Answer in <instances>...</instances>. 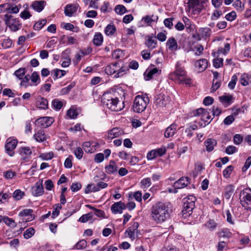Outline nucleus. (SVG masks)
<instances>
[{
	"instance_id": "f257e3e1",
	"label": "nucleus",
	"mask_w": 251,
	"mask_h": 251,
	"mask_svg": "<svg viewBox=\"0 0 251 251\" xmlns=\"http://www.w3.org/2000/svg\"><path fill=\"white\" fill-rule=\"evenodd\" d=\"M171 211L170 203L158 202L152 206L151 216L155 223L161 224L170 218Z\"/></svg>"
},
{
	"instance_id": "f03ea898",
	"label": "nucleus",
	"mask_w": 251,
	"mask_h": 251,
	"mask_svg": "<svg viewBox=\"0 0 251 251\" xmlns=\"http://www.w3.org/2000/svg\"><path fill=\"white\" fill-rule=\"evenodd\" d=\"M101 101L103 105L113 111H119L124 107V102L121 103L117 97H115L111 93H104Z\"/></svg>"
},
{
	"instance_id": "7ed1b4c3",
	"label": "nucleus",
	"mask_w": 251,
	"mask_h": 251,
	"mask_svg": "<svg viewBox=\"0 0 251 251\" xmlns=\"http://www.w3.org/2000/svg\"><path fill=\"white\" fill-rule=\"evenodd\" d=\"M196 200V198L193 195H189L183 199V208L182 213L184 218H187L192 214Z\"/></svg>"
},
{
	"instance_id": "20e7f679",
	"label": "nucleus",
	"mask_w": 251,
	"mask_h": 251,
	"mask_svg": "<svg viewBox=\"0 0 251 251\" xmlns=\"http://www.w3.org/2000/svg\"><path fill=\"white\" fill-rule=\"evenodd\" d=\"M149 101V98L147 95L137 96L134 100L133 111L137 113L142 112L146 109Z\"/></svg>"
},
{
	"instance_id": "39448f33",
	"label": "nucleus",
	"mask_w": 251,
	"mask_h": 251,
	"mask_svg": "<svg viewBox=\"0 0 251 251\" xmlns=\"http://www.w3.org/2000/svg\"><path fill=\"white\" fill-rule=\"evenodd\" d=\"M239 199L242 206L245 209L251 211V189L247 188L242 190Z\"/></svg>"
},
{
	"instance_id": "423d86ee",
	"label": "nucleus",
	"mask_w": 251,
	"mask_h": 251,
	"mask_svg": "<svg viewBox=\"0 0 251 251\" xmlns=\"http://www.w3.org/2000/svg\"><path fill=\"white\" fill-rule=\"evenodd\" d=\"M105 72L108 75L115 74L114 77H119L122 76L126 71V69L120 65L119 63H111L107 65L105 68Z\"/></svg>"
},
{
	"instance_id": "0eeeda50",
	"label": "nucleus",
	"mask_w": 251,
	"mask_h": 251,
	"mask_svg": "<svg viewBox=\"0 0 251 251\" xmlns=\"http://www.w3.org/2000/svg\"><path fill=\"white\" fill-rule=\"evenodd\" d=\"M4 18L6 25L11 31L15 32L22 27V24L18 18H13L8 14L4 15Z\"/></svg>"
},
{
	"instance_id": "6e6552de",
	"label": "nucleus",
	"mask_w": 251,
	"mask_h": 251,
	"mask_svg": "<svg viewBox=\"0 0 251 251\" xmlns=\"http://www.w3.org/2000/svg\"><path fill=\"white\" fill-rule=\"evenodd\" d=\"M207 0H189L188 7L194 14L200 13L202 9L206 6Z\"/></svg>"
},
{
	"instance_id": "1a4fd4ad",
	"label": "nucleus",
	"mask_w": 251,
	"mask_h": 251,
	"mask_svg": "<svg viewBox=\"0 0 251 251\" xmlns=\"http://www.w3.org/2000/svg\"><path fill=\"white\" fill-rule=\"evenodd\" d=\"M212 33V30L208 27H200L197 32L193 35V37L198 40L201 39L206 40L209 38Z\"/></svg>"
},
{
	"instance_id": "9d476101",
	"label": "nucleus",
	"mask_w": 251,
	"mask_h": 251,
	"mask_svg": "<svg viewBox=\"0 0 251 251\" xmlns=\"http://www.w3.org/2000/svg\"><path fill=\"white\" fill-rule=\"evenodd\" d=\"M191 179L188 177H181L178 180L176 181L173 187H174V190H169L170 192H173L176 193L177 192L176 189H181L187 186L190 183Z\"/></svg>"
},
{
	"instance_id": "9b49d317",
	"label": "nucleus",
	"mask_w": 251,
	"mask_h": 251,
	"mask_svg": "<svg viewBox=\"0 0 251 251\" xmlns=\"http://www.w3.org/2000/svg\"><path fill=\"white\" fill-rule=\"evenodd\" d=\"M169 101V98L163 94H159L155 96L154 105L156 108L162 109L166 106Z\"/></svg>"
},
{
	"instance_id": "f8f14e48",
	"label": "nucleus",
	"mask_w": 251,
	"mask_h": 251,
	"mask_svg": "<svg viewBox=\"0 0 251 251\" xmlns=\"http://www.w3.org/2000/svg\"><path fill=\"white\" fill-rule=\"evenodd\" d=\"M17 140L16 139H8L5 145V150L6 152L10 156H13L15 152L14 149L17 145Z\"/></svg>"
},
{
	"instance_id": "ddd939ff",
	"label": "nucleus",
	"mask_w": 251,
	"mask_h": 251,
	"mask_svg": "<svg viewBox=\"0 0 251 251\" xmlns=\"http://www.w3.org/2000/svg\"><path fill=\"white\" fill-rule=\"evenodd\" d=\"M53 122V119L50 117H43L37 119L35 124L43 128H46L50 126Z\"/></svg>"
},
{
	"instance_id": "4468645a",
	"label": "nucleus",
	"mask_w": 251,
	"mask_h": 251,
	"mask_svg": "<svg viewBox=\"0 0 251 251\" xmlns=\"http://www.w3.org/2000/svg\"><path fill=\"white\" fill-rule=\"evenodd\" d=\"M186 75V71L181 68H177L176 71L170 75L172 79L176 81L177 82Z\"/></svg>"
},
{
	"instance_id": "2eb2a0df",
	"label": "nucleus",
	"mask_w": 251,
	"mask_h": 251,
	"mask_svg": "<svg viewBox=\"0 0 251 251\" xmlns=\"http://www.w3.org/2000/svg\"><path fill=\"white\" fill-rule=\"evenodd\" d=\"M78 6L75 4H67L64 8V13L66 16L72 17L76 13Z\"/></svg>"
},
{
	"instance_id": "dca6fc26",
	"label": "nucleus",
	"mask_w": 251,
	"mask_h": 251,
	"mask_svg": "<svg viewBox=\"0 0 251 251\" xmlns=\"http://www.w3.org/2000/svg\"><path fill=\"white\" fill-rule=\"evenodd\" d=\"M19 152L22 158L25 160L30 158L32 150L29 147H21L19 150Z\"/></svg>"
},
{
	"instance_id": "f3484780",
	"label": "nucleus",
	"mask_w": 251,
	"mask_h": 251,
	"mask_svg": "<svg viewBox=\"0 0 251 251\" xmlns=\"http://www.w3.org/2000/svg\"><path fill=\"white\" fill-rule=\"evenodd\" d=\"M105 172L108 175L114 174L118 171V166L116 162L113 160H110L109 164L104 167Z\"/></svg>"
},
{
	"instance_id": "a211bd4d",
	"label": "nucleus",
	"mask_w": 251,
	"mask_h": 251,
	"mask_svg": "<svg viewBox=\"0 0 251 251\" xmlns=\"http://www.w3.org/2000/svg\"><path fill=\"white\" fill-rule=\"evenodd\" d=\"M126 208V206L124 203L122 201L115 202L111 207V210L113 213H122L123 210Z\"/></svg>"
},
{
	"instance_id": "6ab92c4d",
	"label": "nucleus",
	"mask_w": 251,
	"mask_h": 251,
	"mask_svg": "<svg viewBox=\"0 0 251 251\" xmlns=\"http://www.w3.org/2000/svg\"><path fill=\"white\" fill-rule=\"evenodd\" d=\"M34 139L38 142H43L46 140L47 136L45 133L44 130L40 128V129H35V132L33 135Z\"/></svg>"
},
{
	"instance_id": "aec40b11",
	"label": "nucleus",
	"mask_w": 251,
	"mask_h": 251,
	"mask_svg": "<svg viewBox=\"0 0 251 251\" xmlns=\"http://www.w3.org/2000/svg\"><path fill=\"white\" fill-rule=\"evenodd\" d=\"M166 46L169 50L173 52L176 51L179 49L177 43L174 37L168 39L166 43Z\"/></svg>"
},
{
	"instance_id": "412c9836",
	"label": "nucleus",
	"mask_w": 251,
	"mask_h": 251,
	"mask_svg": "<svg viewBox=\"0 0 251 251\" xmlns=\"http://www.w3.org/2000/svg\"><path fill=\"white\" fill-rule=\"evenodd\" d=\"M32 194L35 197L42 196L44 193V188L42 183L37 182L32 188Z\"/></svg>"
},
{
	"instance_id": "4be33fe9",
	"label": "nucleus",
	"mask_w": 251,
	"mask_h": 251,
	"mask_svg": "<svg viewBox=\"0 0 251 251\" xmlns=\"http://www.w3.org/2000/svg\"><path fill=\"white\" fill-rule=\"evenodd\" d=\"M195 65L199 72H202L207 68L208 62L206 59H201L197 60L195 63Z\"/></svg>"
},
{
	"instance_id": "5701e85b",
	"label": "nucleus",
	"mask_w": 251,
	"mask_h": 251,
	"mask_svg": "<svg viewBox=\"0 0 251 251\" xmlns=\"http://www.w3.org/2000/svg\"><path fill=\"white\" fill-rule=\"evenodd\" d=\"M161 72V70H159L156 68L148 69L144 73L145 78L146 80H149L153 77V75L157 73L160 74Z\"/></svg>"
},
{
	"instance_id": "b1692460",
	"label": "nucleus",
	"mask_w": 251,
	"mask_h": 251,
	"mask_svg": "<svg viewBox=\"0 0 251 251\" xmlns=\"http://www.w3.org/2000/svg\"><path fill=\"white\" fill-rule=\"evenodd\" d=\"M124 133V131L122 129L115 127L110 130L108 133L107 137L108 139H112L113 138L119 137Z\"/></svg>"
},
{
	"instance_id": "393cba45",
	"label": "nucleus",
	"mask_w": 251,
	"mask_h": 251,
	"mask_svg": "<svg viewBox=\"0 0 251 251\" xmlns=\"http://www.w3.org/2000/svg\"><path fill=\"white\" fill-rule=\"evenodd\" d=\"M36 106L42 109H46L48 107V101L47 100L42 97H38L36 100Z\"/></svg>"
},
{
	"instance_id": "a878e982",
	"label": "nucleus",
	"mask_w": 251,
	"mask_h": 251,
	"mask_svg": "<svg viewBox=\"0 0 251 251\" xmlns=\"http://www.w3.org/2000/svg\"><path fill=\"white\" fill-rule=\"evenodd\" d=\"M217 235L219 238L228 239L232 236V234L229 229L223 228L217 232Z\"/></svg>"
},
{
	"instance_id": "bb28decb",
	"label": "nucleus",
	"mask_w": 251,
	"mask_h": 251,
	"mask_svg": "<svg viewBox=\"0 0 251 251\" xmlns=\"http://www.w3.org/2000/svg\"><path fill=\"white\" fill-rule=\"evenodd\" d=\"M46 2L44 0L34 1L31 4V7L36 11L40 12L45 7Z\"/></svg>"
},
{
	"instance_id": "cd10ccee",
	"label": "nucleus",
	"mask_w": 251,
	"mask_h": 251,
	"mask_svg": "<svg viewBox=\"0 0 251 251\" xmlns=\"http://www.w3.org/2000/svg\"><path fill=\"white\" fill-rule=\"evenodd\" d=\"M207 151L210 152L214 150V147L217 145V141L214 139L209 138L204 142Z\"/></svg>"
},
{
	"instance_id": "c85d7f7f",
	"label": "nucleus",
	"mask_w": 251,
	"mask_h": 251,
	"mask_svg": "<svg viewBox=\"0 0 251 251\" xmlns=\"http://www.w3.org/2000/svg\"><path fill=\"white\" fill-rule=\"evenodd\" d=\"M220 102L226 107L232 103L233 97L230 95H223L219 97Z\"/></svg>"
},
{
	"instance_id": "c756f323",
	"label": "nucleus",
	"mask_w": 251,
	"mask_h": 251,
	"mask_svg": "<svg viewBox=\"0 0 251 251\" xmlns=\"http://www.w3.org/2000/svg\"><path fill=\"white\" fill-rule=\"evenodd\" d=\"M176 125L175 124H172L168 127L164 133V136L166 138H170L174 136L176 132Z\"/></svg>"
},
{
	"instance_id": "7c9ffc66",
	"label": "nucleus",
	"mask_w": 251,
	"mask_h": 251,
	"mask_svg": "<svg viewBox=\"0 0 251 251\" xmlns=\"http://www.w3.org/2000/svg\"><path fill=\"white\" fill-rule=\"evenodd\" d=\"M240 83L243 86H247L250 83L251 84V74H243L241 75L239 80Z\"/></svg>"
},
{
	"instance_id": "2f4dec72",
	"label": "nucleus",
	"mask_w": 251,
	"mask_h": 251,
	"mask_svg": "<svg viewBox=\"0 0 251 251\" xmlns=\"http://www.w3.org/2000/svg\"><path fill=\"white\" fill-rule=\"evenodd\" d=\"M234 190V186L231 184L226 186L224 189L225 197L227 200L229 199L233 194Z\"/></svg>"
},
{
	"instance_id": "473e14b6",
	"label": "nucleus",
	"mask_w": 251,
	"mask_h": 251,
	"mask_svg": "<svg viewBox=\"0 0 251 251\" xmlns=\"http://www.w3.org/2000/svg\"><path fill=\"white\" fill-rule=\"evenodd\" d=\"M158 19V17L152 15L151 16H146L143 17L142 19V21L148 25H150L153 22L156 21Z\"/></svg>"
},
{
	"instance_id": "72a5a7b5",
	"label": "nucleus",
	"mask_w": 251,
	"mask_h": 251,
	"mask_svg": "<svg viewBox=\"0 0 251 251\" xmlns=\"http://www.w3.org/2000/svg\"><path fill=\"white\" fill-rule=\"evenodd\" d=\"M93 43L97 46H100L103 42V36L100 32L95 33L93 40Z\"/></svg>"
},
{
	"instance_id": "f704fd0d",
	"label": "nucleus",
	"mask_w": 251,
	"mask_h": 251,
	"mask_svg": "<svg viewBox=\"0 0 251 251\" xmlns=\"http://www.w3.org/2000/svg\"><path fill=\"white\" fill-rule=\"evenodd\" d=\"M211 119V116L209 115V113L206 110L203 115L202 116L201 121L204 122V125H203L202 122L199 123L200 126H204L206 125H208L210 121L209 120Z\"/></svg>"
},
{
	"instance_id": "c9c22d12",
	"label": "nucleus",
	"mask_w": 251,
	"mask_h": 251,
	"mask_svg": "<svg viewBox=\"0 0 251 251\" xmlns=\"http://www.w3.org/2000/svg\"><path fill=\"white\" fill-rule=\"evenodd\" d=\"M204 226L210 231H213L215 230L218 226V223L214 220L210 219L204 224Z\"/></svg>"
},
{
	"instance_id": "e433bc0d",
	"label": "nucleus",
	"mask_w": 251,
	"mask_h": 251,
	"mask_svg": "<svg viewBox=\"0 0 251 251\" xmlns=\"http://www.w3.org/2000/svg\"><path fill=\"white\" fill-rule=\"evenodd\" d=\"M140 184L141 188L146 189L151 185V179L150 177L144 178L141 180Z\"/></svg>"
},
{
	"instance_id": "4c0bfd02",
	"label": "nucleus",
	"mask_w": 251,
	"mask_h": 251,
	"mask_svg": "<svg viewBox=\"0 0 251 251\" xmlns=\"http://www.w3.org/2000/svg\"><path fill=\"white\" fill-rule=\"evenodd\" d=\"M52 74H53V77L54 79H56L65 75L66 74V71L56 69L52 71Z\"/></svg>"
},
{
	"instance_id": "58836bf2",
	"label": "nucleus",
	"mask_w": 251,
	"mask_h": 251,
	"mask_svg": "<svg viewBox=\"0 0 251 251\" xmlns=\"http://www.w3.org/2000/svg\"><path fill=\"white\" fill-rule=\"evenodd\" d=\"M116 28L113 25H108L105 28L104 32L106 35L108 36L112 35L116 31Z\"/></svg>"
},
{
	"instance_id": "ea45409f",
	"label": "nucleus",
	"mask_w": 251,
	"mask_h": 251,
	"mask_svg": "<svg viewBox=\"0 0 251 251\" xmlns=\"http://www.w3.org/2000/svg\"><path fill=\"white\" fill-rule=\"evenodd\" d=\"M30 79L31 80V82L33 83V84L35 86L37 85L40 81V76L36 72H34L30 76Z\"/></svg>"
},
{
	"instance_id": "a19ab883",
	"label": "nucleus",
	"mask_w": 251,
	"mask_h": 251,
	"mask_svg": "<svg viewBox=\"0 0 251 251\" xmlns=\"http://www.w3.org/2000/svg\"><path fill=\"white\" fill-rule=\"evenodd\" d=\"M93 216V213L92 212H89L87 214H85L81 216L79 220H78L79 222L81 223H86L90 220L92 219Z\"/></svg>"
},
{
	"instance_id": "79ce46f5",
	"label": "nucleus",
	"mask_w": 251,
	"mask_h": 251,
	"mask_svg": "<svg viewBox=\"0 0 251 251\" xmlns=\"http://www.w3.org/2000/svg\"><path fill=\"white\" fill-rule=\"evenodd\" d=\"M157 41L155 39L149 38L146 43V46L151 50H152L156 47Z\"/></svg>"
},
{
	"instance_id": "37998d69",
	"label": "nucleus",
	"mask_w": 251,
	"mask_h": 251,
	"mask_svg": "<svg viewBox=\"0 0 251 251\" xmlns=\"http://www.w3.org/2000/svg\"><path fill=\"white\" fill-rule=\"evenodd\" d=\"M29 80L30 75H25L21 82V85L25 88H27L29 86H32V84L30 83Z\"/></svg>"
},
{
	"instance_id": "c03bdc74",
	"label": "nucleus",
	"mask_w": 251,
	"mask_h": 251,
	"mask_svg": "<svg viewBox=\"0 0 251 251\" xmlns=\"http://www.w3.org/2000/svg\"><path fill=\"white\" fill-rule=\"evenodd\" d=\"M233 6L238 11H243L245 8L244 4L242 3L240 0H236L233 3Z\"/></svg>"
},
{
	"instance_id": "a18cd8bd",
	"label": "nucleus",
	"mask_w": 251,
	"mask_h": 251,
	"mask_svg": "<svg viewBox=\"0 0 251 251\" xmlns=\"http://www.w3.org/2000/svg\"><path fill=\"white\" fill-rule=\"evenodd\" d=\"M52 106L54 109L59 110L62 107L63 103L58 99H54L52 101Z\"/></svg>"
},
{
	"instance_id": "49530a36",
	"label": "nucleus",
	"mask_w": 251,
	"mask_h": 251,
	"mask_svg": "<svg viewBox=\"0 0 251 251\" xmlns=\"http://www.w3.org/2000/svg\"><path fill=\"white\" fill-rule=\"evenodd\" d=\"M88 52H85L84 51H80L78 53H77L75 55V58L76 60L77 61H79L81 59L82 57H83L85 55L88 54L92 51V49L90 48H88Z\"/></svg>"
},
{
	"instance_id": "de8ad7c7",
	"label": "nucleus",
	"mask_w": 251,
	"mask_h": 251,
	"mask_svg": "<svg viewBox=\"0 0 251 251\" xmlns=\"http://www.w3.org/2000/svg\"><path fill=\"white\" fill-rule=\"evenodd\" d=\"M25 195V193L20 189L16 190L13 193V197L16 200H21Z\"/></svg>"
},
{
	"instance_id": "09e8293b",
	"label": "nucleus",
	"mask_w": 251,
	"mask_h": 251,
	"mask_svg": "<svg viewBox=\"0 0 251 251\" xmlns=\"http://www.w3.org/2000/svg\"><path fill=\"white\" fill-rule=\"evenodd\" d=\"M73 152L77 159L80 160L82 158L83 155V151L81 148L77 147L75 148Z\"/></svg>"
},
{
	"instance_id": "8fccbe9b",
	"label": "nucleus",
	"mask_w": 251,
	"mask_h": 251,
	"mask_svg": "<svg viewBox=\"0 0 251 251\" xmlns=\"http://www.w3.org/2000/svg\"><path fill=\"white\" fill-rule=\"evenodd\" d=\"M35 233V230L33 227H29L27 229L24 233V238L29 239L31 238Z\"/></svg>"
},
{
	"instance_id": "3c124183",
	"label": "nucleus",
	"mask_w": 251,
	"mask_h": 251,
	"mask_svg": "<svg viewBox=\"0 0 251 251\" xmlns=\"http://www.w3.org/2000/svg\"><path fill=\"white\" fill-rule=\"evenodd\" d=\"M87 243L84 240L79 241L75 245V249L76 250H82L87 247Z\"/></svg>"
},
{
	"instance_id": "603ef678",
	"label": "nucleus",
	"mask_w": 251,
	"mask_h": 251,
	"mask_svg": "<svg viewBox=\"0 0 251 251\" xmlns=\"http://www.w3.org/2000/svg\"><path fill=\"white\" fill-rule=\"evenodd\" d=\"M47 23V20L46 19H42L40 21L36 23L34 25V29L35 30H40Z\"/></svg>"
},
{
	"instance_id": "864d4df0",
	"label": "nucleus",
	"mask_w": 251,
	"mask_h": 251,
	"mask_svg": "<svg viewBox=\"0 0 251 251\" xmlns=\"http://www.w3.org/2000/svg\"><path fill=\"white\" fill-rule=\"evenodd\" d=\"M91 143L90 142H85L82 144V148L86 152L92 153L93 149L91 147Z\"/></svg>"
},
{
	"instance_id": "5fc2aeb1",
	"label": "nucleus",
	"mask_w": 251,
	"mask_h": 251,
	"mask_svg": "<svg viewBox=\"0 0 251 251\" xmlns=\"http://www.w3.org/2000/svg\"><path fill=\"white\" fill-rule=\"evenodd\" d=\"M43 160H50L53 157L52 152H45L40 154L39 156Z\"/></svg>"
},
{
	"instance_id": "6e6d98bb",
	"label": "nucleus",
	"mask_w": 251,
	"mask_h": 251,
	"mask_svg": "<svg viewBox=\"0 0 251 251\" xmlns=\"http://www.w3.org/2000/svg\"><path fill=\"white\" fill-rule=\"evenodd\" d=\"M237 79V76L236 75L232 76L231 80L228 84V87L230 89L233 90L234 89Z\"/></svg>"
},
{
	"instance_id": "4d7b16f0",
	"label": "nucleus",
	"mask_w": 251,
	"mask_h": 251,
	"mask_svg": "<svg viewBox=\"0 0 251 251\" xmlns=\"http://www.w3.org/2000/svg\"><path fill=\"white\" fill-rule=\"evenodd\" d=\"M233 170V167L231 165H229L227 166L224 171H223V176L225 178H228L230 177V174Z\"/></svg>"
},
{
	"instance_id": "13d9d810",
	"label": "nucleus",
	"mask_w": 251,
	"mask_h": 251,
	"mask_svg": "<svg viewBox=\"0 0 251 251\" xmlns=\"http://www.w3.org/2000/svg\"><path fill=\"white\" fill-rule=\"evenodd\" d=\"M33 213V210L31 209H25L21 211L19 216L21 217H23V218H26V217L30 215L31 214Z\"/></svg>"
},
{
	"instance_id": "bf43d9fd",
	"label": "nucleus",
	"mask_w": 251,
	"mask_h": 251,
	"mask_svg": "<svg viewBox=\"0 0 251 251\" xmlns=\"http://www.w3.org/2000/svg\"><path fill=\"white\" fill-rule=\"evenodd\" d=\"M126 10V8L123 5H118L115 8V12L120 15L124 14Z\"/></svg>"
},
{
	"instance_id": "052dcab7",
	"label": "nucleus",
	"mask_w": 251,
	"mask_h": 251,
	"mask_svg": "<svg viewBox=\"0 0 251 251\" xmlns=\"http://www.w3.org/2000/svg\"><path fill=\"white\" fill-rule=\"evenodd\" d=\"M237 148L234 146H228L226 147L225 150L226 153L229 155L237 152Z\"/></svg>"
},
{
	"instance_id": "680f3d73",
	"label": "nucleus",
	"mask_w": 251,
	"mask_h": 251,
	"mask_svg": "<svg viewBox=\"0 0 251 251\" xmlns=\"http://www.w3.org/2000/svg\"><path fill=\"white\" fill-rule=\"evenodd\" d=\"M236 17L237 15L236 12L234 11H232L227 14L225 16V18L228 21L232 22L236 19Z\"/></svg>"
},
{
	"instance_id": "e2e57ef3",
	"label": "nucleus",
	"mask_w": 251,
	"mask_h": 251,
	"mask_svg": "<svg viewBox=\"0 0 251 251\" xmlns=\"http://www.w3.org/2000/svg\"><path fill=\"white\" fill-rule=\"evenodd\" d=\"M230 48V44L229 43H226L224 48H219L218 51L219 53L226 54L229 51Z\"/></svg>"
},
{
	"instance_id": "0e129e2a",
	"label": "nucleus",
	"mask_w": 251,
	"mask_h": 251,
	"mask_svg": "<svg viewBox=\"0 0 251 251\" xmlns=\"http://www.w3.org/2000/svg\"><path fill=\"white\" fill-rule=\"evenodd\" d=\"M25 74V68H20L16 70L14 75L20 79H22Z\"/></svg>"
},
{
	"instance_id": "69168bd1",
	"label": "nucleus",
	"mask_w": 251,
	"mask_h": 251,
	"mask_svg": "<svg viewBox=\"0 0 251 251\" xmlns=\"http://www.w3.org/2000/svg\"><path fill=\"white\" fill-rule=\"evenodd\" d=\"M213 66L216 68H219L223 65V58H215L213 59Z\"/></svg>"
},
{
	"instance_id": "338daca9",
	"label": "nucleus",
	"mask_w": 251,
	"mask_h": 251,
	"mask_svg": "<svg viewBox=\"0 0 251 251\" xmlns=\"http://www.w3.org/2000/svg\"><path fill=\"white\" fill-rule=\"evenodd\" d=\"M3 176L6 179H12L16 176V173L11 170H8L3 173Z\"/></svg>"
},
{
	"instance_id": "774afa93",
	"label": "nucleus",
	"mask_w": 251,
	"mask_h": 251,
	"mask_svg": "<svg viewBox=\"0 0 251 251\" xmlns=\"http://www.w3.org/2000/svg\"><path fill=\"white\" fill-rule=\"evenodd\" d=\"M221 85V80H213V84L211 87V90L213 92L217 90Z\"/></svg>"
}]
</instances>
